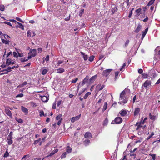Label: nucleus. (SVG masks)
<instances>
[{"mask_svg": "<svg viewBox=\"0 0 160 160\" xmlns=\"http://www.w3.org/2000/svg\"><path fill=\"white\" fill-rule=\"evenodd\" d=\"M32 54L31 53V51H30V52L28 53V58L27 59L28 60V59H30L32 57Z\"/></svg>", "mask_w": 160, "mask_h": 160, "instance_id": "obj_40", "label": "nucleus"}, {"mask_svg": "<svg viewBox=\"0 0 160 160\" xmlns=\"http://www.w3.org/2000/svg\"><path fill=\"white\" fill-rule=\"evenodd\" d=\"M102 101V98H100L99 100L98 101V102L96 104V105H97V106H98V105L99 106H100V103H101Z\"/></svg>", "mask_w": 160, "mask_h": 160, "instance_id": "obj_35", "label": "nucleus"}, {"mask_svg": "<svg viewBox=\"0 0 160 160\" xmlns=\"http://www.w3.org/2000/svg\"><path fill=\"white\" fill-rule=\"evenodd\" d=\"M142 27V26L140 24H138L137 28L135 30L134 32L136 33H138L140 31Z\"/></svg>", "mask_w": 160, "mask_h": 160, "instance_id": "obj_16", "label": "nucleus"}, {"mask_svg": "<svg viewBox=\"0 0 160 160\" xmlns=\"http://www.w3.org/2000/svg\"><path fill=\"white\" fill-rule=\"evenodd\" d=\"M89 76L88 75H87L86 77L84 79H83L82 81L81 82V85H83L84 84H86L87 82H88V81H89Z\"/></svg>", "mask_w": 160, "mask_h": 160, "instance_id": "obj_5", "label": "nucleus"}, {"mask_svg": "<svg viewBox=\"0 0 160 160\" xmlns=\"http://www.w3.org/2000/svg\"><path fill=\"white\" fill-rule=\"evenodd\" d=\"M120 75V72L117 71L115 72V78L114 80H116L118 78V76Z\"/></svg>", "mask_w": 160, "mask_h": 160, "instance_id": "obj_21", "label": "nucleus"}, {"mask_svg": "<svg viewBox=\"0 0 160 160\" xmlns=\"http://www.w3.org/2000/svg\"><path fill=\"white\" fill-rule=\"evenodd\" d=\"M27 60H27V59H26V58H25V57H24V58H22L20 59L21 61L22 62H24L27 61Z\"/></svg>", "mask_w": 160, "mask_h": 160, "instance_id": "obj_51", "label": "nucleus"}, {"mask_svg": "<svg viewBox=\"0 0 160 160\" xmlns=\"http://www.w3.org/2000/svg\"><path fill=\"white\" fill-rule=\"evenodd\" d=\"M97 74H96V75L91 77L89 79V83H92V82H94L97 78Z\"/></svg>", "mask_w": 160, "mask_h": 160, "instance_id": "obj_9", "label": "nucleus"}, {"mask_svg": "<svg viewBox=\"0 0 160 160\" xmlns=\"http://www.w3.org/2000/svg\"><path fill=\"white\" fill-rule=\"evenodd\" d=\"M39 112L40 113L39 115L40 117L44 116V112L43 110H39Z\"/></svg>", "mask_w": 160, "mask_h": 160, "instance_id": "obj_38", "label": "nucleus"}, {"mask_svg": "<svg viewBox=\"0 0 160 160\" xmlns=\"http://www.w3.org/2000/svg\"><path fill=\"white\" fill-rule=\"evenodd\" d=\"M32 54V57L36 56L37 54V51L36 49H33L32 51H31Z\"/></svg>", "mask_w": 160, "mask_h": 160, "instance_id": "obj_20", "label": "nucleus"}, {"mask_svg": "<svg viewBox=\"0 0 160 160\" xmlns=\"http://www.w3.org/2000/svg\"><path fill=\"white\" fill-rule=\"evenodd\" d=\"M13 54L14 57H18V56L17 55V52H13Z\"/></svg>", "mask_w": 160, "mask_h": 160, "instance_id": "obj_61", "label": "nucleus"}, {"mask_svg": "<svg viewBox=\"0 0 160 160\" xmlns=\"http://www.w3.org/2000/svg\"><path fill=\"white\" fill-rule=\"evenodd\" d=\"M48 72V70L47 69H44L42 70V75H45Z\"/></svg>", "mask_w": 160, "mask_h": 160, "instance_id": "obj_43", "label": "nucleus"}, {"mask_svg": "<svg viewBox=\"0 0 160 160\" xmlns=\"http://www.w3.org/2000/svg\"><path fill=\"white\" fill-rule=\"evenodd\" d=\"M3 23H6V24H7V25H9L10 26V27H12V25L11 23L10 22H3Z\"/></svg>", "mask_w": 160, "mask_h": 160, "instance_id": "obj_57", "label": "nucleus"}, {"mask_svg": "<svg viewBox=\"0 0 160 160\" xmlns=\"http://www.w3.org/2000/svg\"><path fill=\"white\" fill-rule=\"evenodd\" d=\"M90 142V141L89 139H85L84 141V143L85 145H88Z\"/></svg>", "mask_w": 160, "mask_h": 160, "instance_id": "obj_37", "label": "nucleus"}, {"mask_svg": "<svg viewBox=\"0 0 160 160\" xmlns=\"http://www.w3.org/2000/svg\"><path fill=\"white\" fill-rule=\"evenodd\" d=\"M143 70L142 69H139L138 70V72L139 73L141 74L142 73Z\"/></svg>", "mask_w": 160, "mask_h": 160, "instance_id": "obj_63", "label": "nucleus"}, {"mask_svg": "<svg viewBox=\"0 0 160 160\" xmlns=\"http://www.w3.org/2000/svg\"><path fill=\"white\" fill-rule=\"evenodd\" d=\"M135 126H137V128H136V130L137 131H138L139 130V128L141 127H142V126L141 125V121L140 122H137L136 124L135 125Z\"/></svg>", "mask_w": 160, "mask_h": 160, "instance_id": "obj_15", "label": "nucleus"}, {"mask_svg": "<svg viewBox=\"0 0 160 160\" xmlns=\"http://www.w3.org/2000/svg\"><path fill=\"white\" fill-rule=\"evenodd\" d=\"M149 118L150 119L152 120H155L156 119L157 116L156 115H152V114L151 112H150L149 114Z\"/></svg>", "mask_w": 160, "mask_h": 160, "instance_id": "obj_17", "label": "nucleus"}, {"mask_svg": "<svg viewBox=\"0 0 160 160\" xmlns=\"http://www.w3.org/2000/svg\"><path fill=\"white\" fill-rule=\"evenodd\" d=\"M41 99L42 101L46 102H47L49 99V97L47 96H40Z\"/></svg>", "mask_w": 160, "mask_h": 160, "instance_id": "obj_10", "label": "nucleus"}, {"mask_svg": "<svg viewBox=\"0 0 160 160\" xmlns=\"http://www.w3.org/2000/svg\"><path fill=\"white\" fill-rule=\"evenodd\" d=\"M11 69V67H8L7 69H4L2 71V72H4V71H9V72H10Z\"/></svg>", "mask_w": 160, "mask_h": 160, "instance_id": "obj_50", "label": "nucleus"}, {"mask_svg": "<svg viewBox=\"0 0 160 160\" xmlns=\"http://www.w3.org/2000/svg\"><path fill=\"white\" fill-rule=\"evenodd\" d=\"M22 110L23 112H24L28 113V109L26 108H25V107H23V106H22Z\"/></svg>", "mask_w": 160, "mask_h": 160, "instance_id": "obj_31", "label": "nucleus"}, {"mask_svg": "<svg viewBox=\"0 0 160 160\" xmlns=\"http://www.w3.org/2000/svg\"><path fill=\"white\" fill-rule=\"evenodd\" d=\"M15 63V61H12L11 59H6V64H7L8 66L10 65L11 64H14Z\"/></svg>", "mask_w": 160, "mask_h": 160, "instance_id": "obj_8", "label": "nucleus"}, {"mask_svg": "<svg viewBox=\"0 0 160 160\" xmlns=\"http://www.w3.org/2000/svg\"><path fill=\"white\" fill-rule=\"evenodd\" d=\"M84 9H81L79 13V16H81L84 13Z\"/></svg>", "mask_w": 160, "mask_h": 160, "instance_id": "obj_41", "label": "nucleus"}, {"mask_svg": "<svg viewBox=\"0 0 160 160\" xmlns=\"http://www.w3.org/2000/svg\"><path fill=\"white\" fill-rule=\"evenodd\" d=\"M15 119L19 123H22L23 122V119H18V118H15Z\"/></svg>", "mask_w": 160, "mask_h": 160, "instance_id": "obj_34", "label": "nucleus"}, {"mask_svg": "<svg viewBox=\"0 0 160 160\" xmlns=\"http://www.w3.org/2000/svg\"><path fill=\"white\" fill-rule=\"evenodd\" d=\"M95 58L94 55H91L90 56L88 60L90 61H93L94 60V58Z\"/></svg>", "mask_w": 160, "mask_h": 160, "instance_id": "obj_33", "label": "nucleus"}, {"mask_svg": "<svg viewBox=\"0 0 160 160\" xmlns=\"http://www.w3.org/2000/svg\"><path fill=\"white\" fill-rule=\"evenodd\" d=\"M118 10V8L116 7H114L112 9V11L113 13H114L115 12H117Z\"/></svg>", "mask_w": 160, "mask_h": 160, "instance_id": "obj_30", "label": "nucleus"}, {"mask_svg": "<svg viewBox=\"0 0 160 160\" xmlns=\"http://www.w3.org/2000/svg\"><path fill=\"white\" fill-rule=\"evenodd\" d=\"M97 87L99 88V90L100 91V90H102L104 87H105V85H103L101 86V84H98V85L97 86Z\"/></svg>", "mask_w": 160, "mask_h": 160, "instance_id": "obj_27", "label": "nucleus"}, {"mask_svg": "<svg viewBox=\"0 0 160 160\" xmlns=\"http://www.w3.org/2000/svg\"><path fill=\"white\" fill-rule=\"evenodd\" d=\"M148 30V28H146L144 31L142 32V38H144L146 34H147Z\"/></svg>", "mask_w": 160, "mask_h": 160, "instance_id": "obj_18", "label": "nucleus"}, {"mask_svg": "<svg viewBox=\"0 0 160 160\" xmlns=\"http://www.w3.org/2000/svg\"><path fill=\"white\" fill-rule=\"evenodd\" d=\"M129 42L130 41L129 40H126L124 44V47H127V46L128 45Z\"/></svg>", "mask_w": 160, "mask_h": 160, "instance_id": "obj_42", "label": "nucleus"}, {"mask_svg": "<svg viewBox=\"0 0 160 160\" xmlns=\"http://www.w3.org/2000/svg\"><path fill=\"white\" fill-rule=\"evenodd\" d=\"M149 155L151 156L153 160L155 159L156 155L155 154H149Z\"/></svg>", "mask_w": 160, "mask_h": 160, "instance_id": "obj_48", "label": "nucleus"}, {"mask_svg": "<svg viewBox=\"0 0 160 160\" xmlns=\"http://www.w3.org/2000/svg\"><path fill=\"white\" fill-rule=\"evenodd\" d=\"M108 107V104L107 102H104V104L102 108V111L104 112L106 110Z\"/></svg>", "mask_w": 160, "mask_h": 160, "instance_id": "obj_24", "label": "nucleus"}, {"mask_svg": "<svg viewBox=\"0 0 160 160\" xmlns=\"http://www.w3.org/2000/svg\"><path fill=\"white\" fill-rule=\"evenodd\" d=\"M65 70L64 69L62 68H60L57 69H56L57 72L58 73L63 72Z\"/></svg>", "mask_w": 160, "mask_h": 160, "instance_id": "obj_22", "label": "nucleus"}, {"mask_svg": "<svg viewBox=\"0 0 160 160\" xmlns=\"http://www.w3.org/2000/svg\"><path fill=\"white\" fill-rule=\"evenodd\" d=\"M5 10V6L3 5H0V10L3 11Z\"/></svg>", "mask_w": 160, "mask_h": 160, "instance_id": "obj_44", "label": "nucleus"}, {"mask_svg": "<svg viewBox=\"0 0 160 160\" xmlns=\"http://www.w3.org/2000/svg\"><path fill=\"white\" fill-rule=\"evenodd\" d=\"M130 0H126V1H125V2H124L123 3H122L121 5H122V7H123V4H124V3H126L127 4V7H128V5L129 4V1Z\"/></svg>", "mask_w": 160, "mask_h": 160, "instance_id": "obj_46", "label": "nucleus"}, {"mask_svg": "<svg viewBox=\"0 0 160 160\" xmlns=\"http://www.w3.org/2000/svg\"><path fill=\"white\" fill-rule=\"evenodd\" d=\"M5 111V113L8 116H9V117L10 118H12V116L11 111H10L9 109L7 108H6Z\"/></svg>", "mask_w": 160, "mask_h": 160, "instance_id": "obj_4", "label": "nucleus"}, {"mask_svg": "<svg viewBox=\"0 0 160 160\" xmlns=\"http://www.w3.org/2000/svg\"><path fill=\"white\" fill-rule=\"evenodd\" d=\"M113 121L117 124H120V123H122V122L123 119L121 117H117L115 118ZM113 121H112L111 123H112V122H114Z\"/></svg>", "mask_w": 160, "mask_h": 160, "instance_id": "obj_2", "label": "nucleus"}, {"mask_svg": "<svg viewBox=\"0 0 160 160\" xmlns=\"http://www.w3.org/2000/svg\"><path fill=\"white\" fill-rule=\"evenodd\" d=\"M126 92L125 90H123L120 94L119 99L121 100L124 103H126L128 101V98L125 96Z\"/></svg>", "mask_w": 160, "mask_h": 160, "instance_id": "obj_1", "label": "nucleus"}, {"mask_svg": "<svg viewBox=\"0 0 160 160\" xmlns=\"http://www.w3.org/2000/svg\"><path fill=\"white\" fill-rule=\"evenodd\" d=\"M112 70V69H108L105 70L103 72L102 75L106 77H108Z\"/></svg>", "mask_w": 160, "mask_h": 160, "instance_id": "obj_3", "label": "nucleus"}, {"mask_svg": "<svg viewBox=\"0 0 160 160\" xmlns=\"http://www.w3.org/2000/svg\"><path fill=\"white\" fill-rule=\"evenodd\" d=\"M151 84V81H149L147 80L145 81V82L143 84V86L145 87H147L148 86L150 85Z\"/></svg>", "mask_w": 160, "mask_h": 160, "instance_id": "obj_13", "label": "nucleus"}, {"mask_svg": "<svg viewBox=\"0 0 160 160\" xmlns=\"http://www.w3.org/2000/svg\"><path fill=\"white\" fill-rule=\"evenodd\" d=\"M134 8L132 9L129 12V15H128V17L130 18H131L132 16V10H133Z\"/></svg>", "mask_w": 160, "mask_h": 160, "instance_id": "obj_47", "label": "nucleus"}, {"mask_svg": "<svg viewBox=\"0 0 160 160\" xmlns=\"http://www.w3.org/2000/svg\"><path fill=\"white\" fill-rule=\"evenodd\" d=\"M2 43H5L6 45H7V44L9 45L10 42V41H9V40H4V39H2Z\"/></svg>", "mask_w": 160, "mask_h": 160, "instance_id": "obj_25", "label": "nucleus"}, {"mask_svg": "<svg viewBox=\"0 0 160 160\" xmlns=\"http://www.w3.org/2000/svg\"><path fill=\"white\" fill-rule=\"evenodd\" d=\"M13 142L12 139H11L8 141V144H11Z\"/></svg>", "mask_w": 160, "mask_h": 160, "instance_id": "obj_64", "label": "nucleus"}, {"mask_svg": "<svg viewBox=\"0 0 160 160\" xmlns=\"http://www.w3.org/2000/svg\"><path fill=\"white\" fill-rule=\"evenodd\" d=\"M15 19L17 20L18 21H20V22H23V21H22V20H21V19H20V18H19V17H16L15 18Z\"/></svg>", "mask_w": 160, "mask_h": 160, "instance_id": "obj_62", "label": "nucleus"}, {"mask_svg": "<svg viewBox=\"0 0 160 160\" xmlns=\"http://www.w3.org/2000/svg\"><path fill=\"white\" fill-rule=\"evenodd\" d=\"M17 23L20 26V28H21L22 29H24V28L23 26V25L21 23L18 22H17Z\"/></svg>", "mask_w": 160, "mask_h": 160, "instance_id": "obj_55", "label": "nucleus"}, {"mask_svg": "<svg viewBox=\"0 0 160 160\" xmlns=\"http://www.w3.org/2000/svg\"><path fill=\"white\" fill-rule=\"evenodd\" d=\"M126 66V63H124L120 69V71H122L123 68Z\"/></svg>", "mask_w": 160, "mask_h": 160, "instance_id": "obj_60", "label": "nucleus"}, {"mask_svg": "<svg viewBox=\"0 0 160 160\" xmlns=\"http://www.w3.org/2000/svg\"><path fill=\"white\" fill-rule=\"evenodd\" d=\"M143 118H142V120L140 121L141 123V125H142V124H144L145 123L146 120L147 119V118L146 117L144 118V120H142V119Z\"/></svg>", "mask_w": 160, "mask_h": 160, "instance_id": "obj_29", "label": "nucleus"}, {"mask_svg": "<svg viewBox=\"0 0 160 160\" xmlns=\"http://www.w3.org/2000/svg\"><path fill=\"white\" fill-rule=\"evenodd\" d=\"M142 76L143 78H146L148 77V74L147 73H142Z\"/></svg>", "mask_w": 160, "mask_h": 160, "instance_id": "obj_45", "label": "nucleus"}, {"mask_svg": "<svg viewBox=\"0 0 160 160\" xmlns=\"http://www.w3.org/2000/svg\"><path fill=\"white\" fill-rule=\"evenodd\" d=\"M72 148H70V146H68L67 147L66 151L68 153H70L72 152Z\"/></svg>", "mask_w": 160, "mask_h": 160, "instance_id": "obj_23", "label": "nucleus"}, {"mask_svg": "<svg viewBox=\"0 0 160 160\" xmlns=\"http://www.w3.org/2000/svg\"><path fill=\"white\" fill-rule=\"evenodd\" d=\"M58 151V148L56 149L55 150H54L52 151L51 152L49 155L47 156V157H51V156H52V155H53L54 154L56 153Z\"/></svg>", "mask_w": 160, "mask_h": 160, "instance_id": "obj_14", "label": "nucleus"}, {"mask_svg": "<svg viewBox=\"0 0 160 160\" xmlns=\"http://www.w3.org/2000/svg\"><path fill=\"white\" fill-rule=\"evenodd\" d=\"M67 154L66 152H64V153L62 154V155L61 156L60 158L61 159L64 158H66V155Z\"/></svg>", "mask_w": 160, "mask_h": 160, "instance_id": "obj_39", "label": "nucleus"}, {"mask_svg": "<svg viewBox=\"0 0 160 160\" xmlns=\"http://www.w3.org/2000/svg\"><path fill=\"white\" fill-rule=\"evenodd\" d=\"M56 119L57 120H62V114H59L56 118Z\"/></svg>", "mask_w": 160, "mask_h": 160, "instance_id": "obj_26", "label": "nucleus"}, {"mask_svg": "<svg viewBox=\"0 0 160 160\" xmlns=\"http://www.w3.org/2000/svg\"><path fill=\"white\" fill-rule=\"evenodd\" d=\"M127 112H128V111L122 109L119 112V113L120 114L121 116L124 117L127 115Z\"/></svg>", "mask_w": 160, "mask_h": 160, "instance_id": "obj_6", "label": "nucleus"}, {"mask_svg": "<svg viewBox=\"0 0 160 160\" xmlns=\"http://www.w3.org/2000/svg\"><path fill=\"white\" fill-rule=\"evenodd\" d=\"M141 10V8H139L136 9L135 11V12H137V13H139L140 12Z\"/></svg>", "mask_w": 160, "mask_h": 160, "instance_id": "obj_53", "label": "nucleus"}, {"mask_svg": "<svg viewBox=\"0 0 160 160\" xmlns=\"http://www.w3.org/2000/svg\"><path fill=\"white\" fill-rule=\"evenodd\" d=\"M81 116V114H79V115L76 116L75 117H72L71 118V122H74L75 121L78 120L80 119Z\"/></svg>", "mask_w": 160, "mask_h": 160, "instance_id": "obj_7", "label": "nucleus"}, {"mask_svg": "<svg viewBox=\"0 0 160 160\" xmlns=\"http://www.w3.org/2000/svg\"><path fill=\"white\" fill-rule=\"evenodd\" d=\"M7 139L8 140H8H9L11 139H12V136H11V135H10V134H9L8 136V137H7Z\"/></svg>", "mask_w": 160, "mask_h": 160, "instance_id": "obj_58", "label": "nucleus"}, {"mask_svg": "<svg viewBox=\"0 0 160 160\" xmlns=\"http://www.w3.org/2000/svg\"><path fill=\"white\" fill-rule=\"evenodd\" d=\"M108 122V120L107 118H106L103 121V124L104 125H106Z\"/></svg>", "mask_w": 160, "mask_h": 160, "instance_id": "obj_36", "label": "nucleus"}, {"mask_svg": "<svg viewBox=\"0 0 160 160\" xmlns=\"http://www.w3.org/2000/svg\"><path fill=\"white\" fill-rule=\"evenodd\" d=\"M105 56V55H103V54H100L99 55V59H101L103 58V57Z\"/></svg>", "mask_w": 160, "mask_h": 160, "instance_id": "obj_54", "label": "nucleus"}, {"mask_svg": "<svg viewBox=\"0 0 160 160\" xmlns=\"http://www.w3.org/2000/svg\"><path fill=\"white\" fill-rule=\"evenodd\" d=\"M23 96L24 94L23 93H20V94H18L17 95H16V97H23Z\"/></svg>", "mask_w": 160, "mask_h": 160, "instance_id": "obj_52", "label": "nucleus"}, {"mask_svg": "<svg viewBox=\"0 0 160 160\" xmlns=\"http://www.w3.org/2000/svg\"><path fill=\"white\" fill-rule=\"evenodd\" d=\"M52 108V109H56V102H54L53 103Z\"/></svg>", "mask_w": 160, "mask_h": 160, "instance_id": "obj_56", "label": "nucleus"}, {"mask_svg": "<svg viewBox=\"0 0 160 160\" xmlns=\"http://www.w3.org/2000/svg\"><path fill=\"white\" fill-rule=\"evenodd\" d=\"M91 92H87L86 93L84 96L83 98L84 99H86L87 97H88V96L89 95H91Z\"/></svg>", "mask_w": 160, "mask_h": 160, "instance_id": "obj_32", "label": "nucleus"}, {"mask_svg": "<svg viewBox=\"0 0 160 160\" xmlns=\"http://www.w3.org/2000/svg\"><path fill=\"white\" fill-rule=\"evenodd\" d=\"M140 112V108H135L134 112V116H137L139 114Z\"/></svg>", "mask_w": 160, "mask_h": 160, "instance_id": "obj_12", "label": "nucleus"}, {"mask_svg": "<svg viewBox=\"0 0 160 160\" xmlns=\"http://www.w3.org/2000/svg\"><path fill=\"white\" fill-rule=\"evenodd\" d=\"M9 155V153H8V151H6L5 152L3 156V157L4 158L8 157V156Z\"/></svg>", "mask_w": 160, "mask_h": 160, "instance_id": "obj_49", "label": "nucleus"}, {"mask_svg": "<svg viewBox=\"0 0 160 160\" xmlns=\"http://www.w3.org/2000/svg\"><path fill=\"white\" fill-rule=\"evenodd\" d=\"M84 137L86 138H92V136L91 132H85Z\"/></svg>", "mask_w": 160, "mask_h": 160, "instance_id": "obj_11", "label": "nucleus"}, {"mask_svg": "<svg viewBox=\"0 0 160 160\" xmlns=\"http://www.w3.org/2000/svg\"><path fill=\"white\" fill-rule=\"evenodd\" d=\"M31 32L30 31H28L27 32V36L28 37H31Z\"/></svg>", "mask_w": 160, "mask_h": 160, "instance_id": "obj_59", "label": "nucleus"}, {"mask_svg": "<svg viewBox=\"0 0 160 160\" xmlns=\"http://www.w3.org/2000/svg\"><path fill=\"white\" fill-rule=\"evenodd\" d=\"M80 53L83 56V58L84 60H87V59L88 58V55H86L84 52H81Z\"/></svg>", "mask_w": 160, "mask_h": 160, "instance_id": "obj_19", "label": "nucleus"}, {"mask_svg": "<svg viewBox=\"0 0 160 160\" xmlns=\"http://www.w3.org/2000/svg\"><path fill=\"white\" fill-rule=\"evenodd\" d=\"M155 0H150L148 3V4L147 6H148V7H149L150 5H152L153 3H154V1Z\"/></svg>", "mask_w": 160, "mask_h": 160, "instance_id": "obj_28", "label": "nucleus"}]
</instances>
